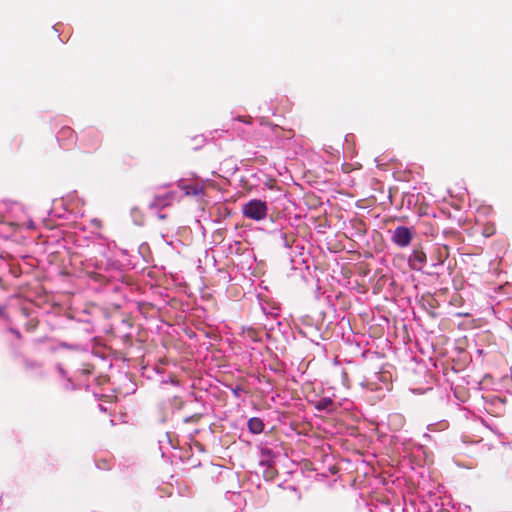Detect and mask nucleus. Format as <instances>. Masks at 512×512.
<instances>
[{
    "instance_id": "nucleus-10",
    "label": "nucleus",
    "mask_w": 512,
    "mask_h": 512,
    "mask_svg": "<svg viewBox=\"0 0 512 512\" xmlns=\"http://www.w3.org/2000/svg\"><path fill=\"white\" fill-rule=\"evenodd\" d=\"M437 254V264H442L444 260L448 257L447 247L438 248Z\"/></svg>"
},
{
    "instance_id": "nucleus-7",
    "label": "nucleus",
    "mask_w": 512,
    "mask_h": 512,
    "mask_svg": "<svg viewBox=\"0 0 512 512\" xmlns=\"http://www.w3.org/2000/svg\"><path fill=\"white\" fill-rule=\"evenodd\" d=\"M248 429L254 434H259L264 429V423L258 417L250 418L248 420Z\"/></svg>"
},
{
    "instance_id": "nucleus-13",
    "label": "nucleus",
    "mask_w": 512,
    "mask_h": 512,
    "mask_svg": "<svg viewBox=\"0 0 512 512\" xmlns=\"http://www.w3.org/2000/svg\"><path fill=\"white\" fill-rule=\"evenodd\" d=\"M238 121H241L245 124H251L252 123V117L251 116H238L236 118Z\"/></svg>"
},
{
    "instance_id": "nucleus-15",
    "label": "nucleus",
    "mask_w": 512,
    "mask_h": 512,
    "mask_svg": "<svg viewBox=\"0 0 512 512\" xmlns=\"http://www.w3.org/2000/svg\"><path fill=\"white\" fill-rule=\"evenodd\" d=\"M493 233H494V230L492 228L491 229H486L485 232H484L485 236H490Z\"/></svg>"
},
{
    "instance_id": "nucleus-9",
    "label": "nucleus",
    "mask_w": 512,
    "mask_h": 512,
    "mask_svg": "<svg viewBox=\"0 0 512 512\" xmlns=\"http://www.w3.org/2000/svg\"><path fill=\"white\" fill-rule=\"evenodd\" d=\"M333 405V401L330 398H321L316 402L315 407L317 410H330Z\"/></svg>"
},
{
    "instance_id": "nucleus-3",
    "label": "nucleus",
    "mask_w": 512,
    "mask_h": 512,
    "mask_svg": "<svg viewBox=\"0 0 512 512\" xmlns=\"http://www.w3.org/2000/svg\"><path fill=\"white\" fill-rule=\"evenodd\" d=\"M175 199V192L167 191L160 194H155L149 203L152 209H163L173 203Z\"/></svg>"
},
{
    "instance_id": "nucleus-2",
    "label": "nucleus",
    "mask_w": 512,
    "mask_h": 512,
    "mask_svg": "<svg viewBox=\"0 0 512 512\" xmlns=\"http://www.w3.org/2000/svg\"><path fill=\"white\" fill-rule=\"evenodd\" d=\"M414 234H415V230L413 228L406 227V226H398L394 229V231L392 233L391 241L395 245H397L401 248H405L410 245V243L414 237Z\"/></svg>"
},
{
    "instance_id": "nucleus-14",
    "label": "nucleus",
    "mask_w": 512,
    "mask_h": 512,
    "mask_svg": "<svg viewBox=\"0 0 512 512\" xmlns=\"http://www.w3.org/2000/svg\"><path fill=\"white\" fill-rule=\"evenodd\" d=\"M261 454H262L263 457L268 458V457L271 456L272 451L270 449H268V448H263L261 450Z\"/></svg>"
},
{
    "instance_id": "nucleus-8",
    "label": "nucleus",
    "mask_w": 512,
    "mask_h": 512,
    "mask_svg": "<svg viewBox=\"0 0 512 512\" xmlns=\"http://www.w3.org/2000/svg\"><path fill=\"white\" fill-rule=\"evenodd\" d=\"M74 138V131L69 126L62 127L58 132V140L64 142Z\"/></svg>"
},
{
    "instance_id": "nucleus-5",
    "label": "nucleus",
    "mask_w": 512,
    "mask_h": 512,
    "mask_svg": "<svg viewBox=\"0 0 512 512\" xmlns=\"http://www.w3.org/2000/svg\"><path fill=\"white\" fill-rule=\"evenodd\" d=\"M99 138L94 134H85L79 143V149L83 152L90 153L96 151L99 148Z\"/></svg>"
},
{
    "instance_id": "nucleus-1",
    "label": "nucleus",
    "mask_w": 512,
    "mask_h": 512,
    "mask_svg": "<svg viewBox=\"0 0 512 512\" xmlns=\"http://www.w3.org/2000/svg\"><path fill=\"white\" fill-rule=\"evenodd\" d=\"M242 214L251 220H264L268 213L267 203L259 199L249 200L241 207Z\"/></svg>"
},
{
    "instance_id": "nucleus-11",
    "label": "nucleus",
    "mask_w": 512,
    "mask_h": 512,
    "mask_svg": "<svg viewBox=\"0 0 512 512\" xmlns=\"http://www.w3.org/2000/svg\"><path fill=\"white\" fill-rule=\"evenodd\" d=\"M171 406L173 408H175L176 410H180L183 408L184 406V401L181 397L179 396H174L172 399H171V402H170Z\"/></svg>"
},
{
    "instance_id": "nucleus-4",
    "label": "nucleus",
    "mask_w": 512,
    "mask_h": 512,
    "mask_svg": "<svg viewBox=\"0 0 512 512\" xmlns=\"http://www.w3.org/2000/svg\"><path fill=\"white\" fill-rule=\"evenodd\" d=\"M426 263V253L421 247H415L408 259L409 267L412 270L420 271Z\"/></svg>"
},
{
    "instance_id": "nucleus-6",
    "label": "nucleus",
    "mask_w": 512,
    "mask_h": 512,
    "mask_svg": "<svg viewBox=\"0 0 512 512\" xmlns=\"http://www.w3.org/2000/svg\"><path fill=\"white\" fill-rule=\"evenodd\" d=\"M178 186L182 191H184L185 195L187 196H200L203 194L202 187L197 183L188 185L179 182Z\"/></svg>"
},
{
    "instance_id": "nucleus-12",
    "label": "nucleus",
    "mask_w": 512,
    "mask_h": 512,
    "mask_svg": "<svg viewBox=\"0 0 512 512\" xmlns=\"http://www.w3.org/2000/svg\"><path fill=\"white\" fill-rule=\"evenodd\" d=\"M201 418H202V415L200 413H195L189 417H186L184 419V422L185 423H198Z\"/></svg>"
}]
</instances>
